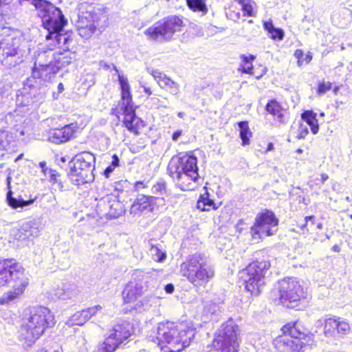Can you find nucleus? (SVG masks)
Instances as JSON below:
<instances>
[{
	"label": "nucleus",
	"instance_id": "f257e3e1",
	"mask_svg": "<svg viewBox=\"0 0 352 352\" xmlns=\"http://www.w3.org/2000/svg\"><path fill=\"white\" fill-rule=\"evenodd\" d=\"M69 63L63 54H54L52 50L40 52L35 60L32 76L24 82L23 94L36 99L43 98L45 82L51 79L62 67Z\"/></svg>",
	"mask_w": 352,
	"mask_h": 352
},
{
	"label": "nucleus",
	"instance_id": "f03ea898",
	"mask_svg": "<svg viewBox=\"0 0 352 352\" xmlns=\"http://www.w3.org/2000/svg\"><path fill=\"white\" fill-rule=\"evenodd\" d=\"M167 171L175 186L183 191L192 190L199 179L197 158L187 153L173 156L168 165Z\"/></svg>",
	"mask_w": 352,
	"mask_h": 352
},
{
	"label": "nucleus",
	"instance_id": "7ed1b4c3",
	"mask_svg": "<svg viewBox=\"0 0 352 352\" xmlns=\"http://www.w3.org/2000/svg\"><path fill=\"white\" fill-rule=\"evenodd\" d=\"M24 271L14 259L0 260V286L11 285L13 288L0 298V305H8L23 294L29 284Z\"/></svg>",
	"mask_w": 352,
	"mask_h": 352
},
{
	"label": "nucleus",
	"instance_id": "20e7f679",
	"mask_svg": "<svg viewBox=\"0 0 352 352\" xmlns=\"http://www.w3.org/2000/svg\"><path fill=\"white\" fill-rule=\"evenodd\" d=\"M195 333L196 329L191 327L181 324L178 327L174 322H161L153 342L162 346L165 344L170 352H179L190 345Z\"/></svg>",
	"mask_w": 352,
	"mask_h": 352
},
{
	"label": "nucleus",
	"instance_id": "39448f33",
	"mask_svg": "<svg viewBox=\"0 0 352 352\" xmlns=\"http://www.w3.org/2000/svg\"><path fill=\"white\" fill-rule=\"evenodd\" d=\"M54 323V316L49 309L41 306L32 307L22 319L21 335L30 346Z\"/></svg>",
	"mask_w": 352,
	"mask_h": 352
},
{
	"label": "nucleus",
	"instance_id": "423d86ee",
	"mask_svg": "<svg viewBox=\"0 0 352 352\" xmlns=\"http://www.w3.org/2000/svg\"><path fill=\"white\" fill-rule=\"evenodd\" d=\"M158 285L155 270L137 269L133 271L131 280L125 285L123 291V299L126 303L136 300L146 292L152 291Z\"/></svg>",
	"mask_w": 352,
	"mask_h": 352
},
{
	"label": "nucleus",
	"instance_id": "0eeeda50",
	"mask_svg": "<svg viewBox=\"0 0 352 352\" xmlns=\"http://www.w3.org/2000/svg\"><path fill=\"white\" fill-rule=\"evenodd\" d=\"M181 273L195 286H201L214 276V270L206 256L195 254L181 265Z\"/></svg>",
	"mask_w": 352,
	"mask_h": 352
},
{
	"label": "nucleus",
	"instance_id": "6e6552de",
	"mask_svg": "<svg viewBox=\"0 0 352 352\" xmlns=\"http://www.w3.org/2000/svg\"><path fill=\"white\" fill-rule=\"evenodd\" d=\"M96 158L89 152H82L75 155L69 162L68 176L72 183L80 186L94 180L93 170Z\"/></svg>",
	"mask_w": 352,
	"mask_h": 352
},
{
	"label": "nucleus",
	"instance_id": "1a4fd4ad",
	"mask_svg": "<svg viewBox=\"0 0 352 352\" xmlns=\"http://www.w3.org/2000/svg\"><path fill=\"white\" fill-rule=\"evenodd\" d=\"M267 259H256L250 263L241 272V278L245 285V289L251 294L257 296L265 283V274L270 267Z\"/></svg>",
	"mask_w": 352,
	"mask_h": 352
},
{
	"label": "nucleus",
	"instance_id": "9d476101",
	"mask_svg": "<svg viewBox=\"0 0 352 352\" xmlns=\"http://www.w3.org/2000/svg\"><path fill=\"white\" fill-rule=\"evenodd\" d=\"M239 327L232 320L222 324L216 332L212 346L217 352H238L240 344Z\"/></svg>",
	"mask_w": 352,
	"mask_h": 352
},
{
	"label": "nucleus",
	"instance_id": "9b49d317",
	"mask_svg": "<svg viewBox=\"0 0 352 352\" xmlns=\"http://www.w3.org/2000/svg\"><path fill=\"white\" fill-rule=\"evenodd\" d=\"M118 80L122 92L121 109L124 116L123 122L129 131L138 133L142 121L135 113L128 79L123 75H118Z\"/></svg>",
	"mask_w": 352,
	"mask_h": 352
},
{
	"label": "nucleus",
	"instance_id": "f8f14e48",
	"mask_svg": "<svg viewBox=\"0 0 352 352\" xmlns=\"http://www.w3.org/2000/svg\"><path fill=\"white\" fill-rule=\"evenodd\" d=\"M182 23V19L176 16L167 17L147 28L144 33L153 41L170 40L175 32L181 31Z\"/></svg>",
	"mask_w": 352,
	"mask_h": 352
},
{
	"label": "nucleus",
	"instance_id": "ddd939ff",
	"mask_svg": "<svg viewBox=\"0 0 352 352\" xmlns=\"http://www.w3.org/2000/svg\"><path fill=\"white\" fill-rule=\"evenodd\" d=\"M133 332L130 322L119 320L110 331L108 338L98 348L97 352H113L124 340L128 339Z\"/></svg>",
	"mask_w": 352,
	"mask_h": 352
},
{
	"label": "nucleus",
	"instance_id": "4468645a",
	"mask_svg": "<svg viewBox=\"0 0 352 352\" xmlns=\"http://www.w3.org/2000/svg\"><path fill=\"white\" fill-rule=\"evenodd\" d=\"M280 299L283 305L294 308L296 303L304 298L303 289L296 278L287 277L278 282Z\"/></svg>",
	"mask_w": 352,
	"mask_h": 352
},
{
	"label": "nucleus",
	"instance_id": "2eb2a0df",
	"mask_svg": "<svg viewBox=\"0 0 352 352\" xmlns=\"http://www.w3.org/2000/svg\"><path fill=\"white\" fill-rule=\"evenodd\" d=\"M278 220L269 210L257 214L254 224L251 227L250 234L255 239L273 235L277 231Z\"/></svg>",
	"mask_w": 352,
	"mask_h": 352
},
{
	"label": "nucleus",
	"instance_id": "dca6fc26",
	"mask_svg": "<svg viewBox=\"0 0 352 352\" xmlns=\"http://www.w3.org/2000/svg\"><path fill=\"white\" fill-rule=\"evenodd\" d=\"M8 192L6 195V200L8 204L13 209L21 208L32 205L34 201V199H25L21 195L19 190L25 188V182L23 179H21L19 177H16L12 180L10 176L6 179Z\"/></svg>",
	"mask_w": 352,
	"mask_h": 352
},
{
	"label": "nucleus",
	"instance_id": "f3484780",
	"mask_svg": "<svg viewBox=\"0 0 352 352\" xmlns=\"http://www.w3.org/2000/svg\"><path fill=\"white\" fill-rule=\"evenodd\" d=\"M315 327L316 333L321 329L323 334L327 338L342 337L350 331L349 323L335 316L318 319Z\"/></svg>",
	"mask_w": 352,
	"mask_h": 352
},
{
	"label": "nucleus",
	"instance_id": "a211bd4d",
	"mask_svg": "<svg viewBox=\"0 0 352 352\" xmlns=\"http://www.w3.org/2000/svg\"><path fill=\"white\" fill-rule=\"evenodd\" d=\"M19 38L7 36L0 41V50L2 49L3 65L12 67L23 61V54L19 49Z\"/></svg>",
	"mask_w": 352,
	"mask_h": 352
},
{
	"label": "nucleus",
	"instance_id": "6ab92c4d",
	"mask_svg": "<svg viewBox=\"0 0 352 352\" xmlns=\"http://www.w3.org/2000/svg\"><path fill=\"white\" fill-rule=\"evenodd\" d=\"M98 200L97 207L102 212H107L113 217H118L124 213V206L121 202L112 195H107L102 197H96Z\"/></svg>",
	"mask_w": 352,
	"mask_h": 352
},
{
	"label": "nucleus",
	"instance_id": "aec40b11",
	"mask_svg": "<svg viewBox=\"0 0 352 352\" xmlns=\"http://www.w3.org/2000/svg\"><path fill=\"white\" fill-rule=\"evenodd\" d=\"M103 314L102 307L100 305H96L76 312L66 322L68 327L74 325L81 326L84 324L91 317L96 316L98 314Z\"/></svg>",
	"mask_w": 352,
	"mask_h": 352
},
{
	"label": "nucleus",
	"instance_id": "412c9836",
	"mask_svg": "<svg viewBox=\"0 0 352 352\" xmlns=\"http://www.w3.org/2000/svg\"><path fill=\"white\" fill-rule=\"evenodd\" d=\"M148 72L153 76L154 79L162 89L168 91L173 96L178 95L180 87L177 82L173 81L158 69L148 68Z\"/></svg>",
	"mask_w": 352,
	"mask_h": 352
},
{
	"label": "nucleus",
	"instance_id": "4be33fe9",
	"mask_svg": "<svg viewBox=\"0 0 352 352\" xmlns=\"http://www.w3.org/2000/svg\"><path fill=\"white\" fill-rule=\"evenodd\" d=\"M77 129V124L72 123L60 129L52 130L49 133V140L55 144L66 142L74 137Z\"/></svg>",
	"mask_w": 352,
	"mask_h": 352
},
{
	"label": "nucleus",
	"instance_id": "5701e85b",
	"mask_svg": "<svg viewBox=\"0 0 352 352\" xmlns=\"http://www.w3.org/2000/svg\"><path fill=\"white\" fill-rule=\"evenodd\" d=\"M273 343L278 352H300L305 346L302 340H293L287 336H278Z\"/></svg>",
	"mask_w": 352,
	"mask_h": 352
},
{
	"label": "nucleus",
	"instance_id": "b1692460",
	"mask_svg": "<svg viewBox=\"0 0 352 352\" xmlns=\"http://www.w3.org/2000/svg\"><path fill=\"white\" fill-rule=\"evenodd\" d=\"M102 19L105 21L106 16L101 13V10L99 8H90L89 10H87L85 12H82L78 15L77 22H82L85 25H96L97 28L100 25V21Z\"/></svg>",
	"mask_w": 352,
	"mask_h": 352
},
{
	"label": "nucleus",
	"instance_id": "393cba45",
	"mask_svg": "<svg viewBox=\"0 0 352 352\" xmlns=\"http://www.w3.org/2000/svg\"><path fill=\"white\" fill-rule=\"evenodd\" d=\"M284 336H289V338L294 340H300L305 338L307 336V330L298 321L289 322L284 325L281 329Z\"/></svg>",
	"mask_w": 352,
	"mask_h": 352
},
{
	"label": "nucleus",
	"instance_id": "a878e982",
	"mask_svg": "<svg viewBox=\"0 0 352 352\" xmlns=\"http://www.w3.org/2000/svg\"><path fill=\"white\" fill-rule=\"evenodd\" d=\"M78 293V290L74 285H65L54 291V296L62 300H74Z\"/></svg>",
	"mask_w": 352,
	"mask_h": 352
},
{
	"label": "nucleus",
	"instance_id": "bb28decb",
	"mask_svg": "<svg viewBox=\"0 0 352 352\" xmlns=\"http://www.w3.org/2000/svg\"><path fill=\"white\" fill-rule=\"evenodd\" d=\"M149 247V253L153 259L157 262H162L166 257V251L164 250L162 244L156 243L153 239L148 242Z\"/></svg>",
	"mask_w": 352,
	"mask_h": 352
},
{
	"label": "nucleus",
	"instance_id": "cd10ccee",
	"mask_svg": "<svg viewBox=\"0 0 352 352\" xmlns=\"http://www.w3.org/2000/svg\"><path fill=\"white\" fill-rule=\"evenodd\" d=\"M266 111L276 117L279 122H283L285 121L284 110L278 104V102L274 100H270L266 105Z\"/></svg>",
	"mask_w": 352,
	"mask_h": 352
},
{
	"label": "nucleus",
	"instance_id": "c85d7f7f",
	"mask_svg": "<svg viewBox=\"0 0 352 352\" xmlns=\"http://www.w3.org/2000/svg\"><path fill=\"white\" fill-rule=\"evenodd\" d=\"M197 207L202 211H208L210 209L216 210L218 208V206H216L213 200L210 199L209 193L208 192H206L199 197L197 204Z\"/></svg>",
	"mask_w": 352,
	"mask_h": 352
},
{
	"label": "nucleus",
	"instance_id": "c756f323",
	"mask_svg": "<svg viewBox=\"0 0 352 352\" xmlns=\"http://www.w3.org/2000/svg\"><path fill=\"white\" fill-rule=\"evenodd\" d=\"M302 118L309 125L311 132L316 134L319 130L316 113L311 111H306L302 114Z\"/></svg>",
	"mask_w": 352,
	"mask_h": 352
},
{
	"label": "nucleus",
	"instance_id": "7c9ffc66",
	"mask_svg": "<svg viewBox=\"0 0 352 352\" xmlns=\"http://www.w3.org/2000/svg\"><path fill=\"white\" fill-rule=\"evenodd\" d=\"M155 197L153 196H146L144 195H139L135 201H138L142 209L144 211L151 212L153 210V203L155 200Z\"/></svg>",
	"mask_w": 352,
	"mask_h": 352
},
{
	"label": "nucleus",
	"instance_id": "2f4dec72",
	"mask_svg": "<svg viewBox=\"0 0 352 352\" xmlns=\"http://www.w3.org/2000/svg\"><path fill=\"white\" fill-rule=\"evenodd\" d=\"M240 58L242 60V63L241 64V69L243 73L245 74H253V66L252 62L256 58L254 55L246 56L245 54H241L240 56Z\"/></svg>",
	"mask_w": 352,
	"mask_h": 352
},
{
	"label": "nucleus",
	"instance_id": "473e14b6",
	"mask_svg": "<svg viewBox=\"0 0 352 352\" xmlns=\"http://www.w3.org/2000/svg\"><path fill=\"white\" fill-rule=\"evenodd\" d=\"M186 3L189 8L194 12H199L202 14L208 12L205 0H186Z\"/></svg>",
	"mask_w": 352,
	"mask_h": 352
},
{
	"label": "nucleus",
	"instance_id": "72a5a7b5",
	"mask_svg": "<svg viewBox=\"0 0 352 352\" xmlns=\"http://www.w3.org/2000/svg\"><path fill=\"white\" fill-rule=\"evenodd\" d=\"M76 26L79 35L85 38L90 37L96 29V25H85L82 22H77Z\"/></svg>",
	"mask_w": 352,
	"mask_h": 352
},
{
	"label": "nucleus",
	"instance_id": "f704fd0d",
	"mask_svg": "<svg viewBox=\"0 0 352 352\" xmlns=\"http://www.w3.org/2000/svg\"><path fill=\"white\" fill-rule=\"evenodd\" d=\"M238 125L240 129V138L242 140V144L243 146L248 145L250 144L249 138L251 136L252 133L250 131L248 122H240Z\"/></svg>",
	"mask_w": 352,
	"mask_h": 352
},
{
	"label": "nucleus",
	"instance_id": "c9c22d12",
	"mask_svg": "<svg viewBox=\"0 0 352 352\" xmlns=\"http://www.w3.org/2000/svg\"><path fill=\"white\" fill-rule=\"evenodd\" d=\"M239 3L242 6V10L244 14L248 16H253V2L250 0H239Z\"/></svg>",
	"mask_w": 352,
	"mask_h": 352
},
{
	"label": "nucleus",
	"instance_id": "e433bc0d",
	"mask_svg": "<svg viewBox=\"0 0 352 352\" xmlns=\"http://www.w3.org/2000/svg\"><path fill=\"white\" fill-rule=\"evenodd\" d=\"M120 160L117 155L114 154L112 156V161L111 162V164L107 166L104 171V176L108 178L109 177L111 173L114 170V169L119 166Z\"/></svg>",
	"mask_w": 352,
	"mask_h": 352
},
{
	"label": "nucleus",
	"instance_id": "4c0bfd02",
	"mask_svg": "<svg viewBox=\"0 0 352 352\" xmlns=\"http://www.w3.org/2000/svg\"><path fill=\"white\" fill-rule=\"evenodd\" d=\"M332 87V83L330 82L320 81L318 82L317 94L319 96L324 95Z\"/></svg>",
	"mask_w": 352,
	"mask_h": 352
},
{
	"label": "nucleus",
	"instance_id": "58836bf2",
	"mask_svg": "<svg viewBox=\"0 0 352 352\" xmlns=\"http://www.w3.org/2000/svg\"><path fill=\"white\" fill-rule=\"evenodd\" d=\"M8 133L0 130V151L7 150L9 146Z\"/></svg>",
	"mask_w": 352,
	"mask_h": 352
},
{
	"label": "nucleus",
	"instance_id": "ea45409f",
	"mask_svg": "<svg viewBox=\"0 0 352 352\" xmlns=\"http://www.w3.org/2000/svg\"><path fill=\"white\" fill-rule=\"evenodd\" d=\"M31 224V223H23L19 229V230L25 232L23 239H29L33 234L34 230L36 232L37 230L36 228H32Z\"/></svg>",
	"mask_w": 352,
	"mask_h": 352
},
{
	"label": "nucleus",
	"instance_id": "a19ab883",
	"mask_svg": "<svg viewBox=\"0 0 352 352\" xmlns=\"http://www.w3.org/2000/svg\"><path fill=\"white\" fill-rule=\"evenodd\" d=\"M152 191L154 194L158 195H163L166 193V184L164 182H158L152 188Z\"/></svg>",
	"mask_w": 352,
	"mask_h": 352
},
{
	"label": "nucleus",
	"instance_id": "79ce46f5",
	"mask_svg": "<svg viewBox=\"0 0 352 352\" xmlns=\"http://www.w3.org/2000/svg\"><path fill=\"white\" fill-rule=\"evenodd\" d=\"M270 37L272 39H278V40H282L284 36V32L282 30L276 28L272 30V31L270 33Z\"/></svg>",
	"mask_w": 352,
	"mask_h": 352
},
{
	"label": "nucleus",
	"instance_id": "37998d69",
	"mask_svg": "<svg viewBox=\"0 0 352 352\" xmlns=\"http://www.w3.org/2000/svg\"><path fill=\"white\" fill-rule=\"evenodd\" d=\"M143 212L144 211L142 209L140 204H138V201H135L130 208V213L134 215H138Z\"/></svg>",
	"mask_w": 352,
	"mask_h": 352
},
{
	"label": "nucleus",
	"instance_id": "c03bdc74",
	"mask_svg": "<svg viewBox=\"0 0 352 352\" xmlns=\"http://www.w3.org/2000/svg\"><path fill=\"white\" fill-rule=\"evenodd\" d=\"M309 131L307 127L300 126L299 129V133L297 135L298 139L305 138V136L308 134Z\"/></svg>",
	"mask_w": 352,
	"mask_h": 352
},
{
	"label": "nucleus",
	"instance_id": "a18cd8bd",
	"mask_svg": "<svg viewBox=\"0 0 352 352\" xmlns=\"http://www.w3.org/2000/svg\"><path fill=\"white\" fill-rule=\"evenodd\" d=\"M49 172L50 173V182H53L54 184L58 182V174L57 173V172L52 169H49Z\"/></svg>",
	"mask_w": 352,
	"mask_h": 352
},
{
	"label": "nucleus",
	"instance_id": "49530a36",
	"mask_svg": "<svg viewBox=\"0 0 352 352\" xmlns=\"http://www.w3.org/2000/svg\"><path fill=\"white\" fill-rule=\"evenodd\" d=\"M146 187V184L143 182H136L134 185V190L137 192H140L143 188Z\"/></svg>",
	"mask_w": 352,
	"mask_h": 352
},
{
	"label": "nucleus",
	"instance_id": "de8ad7c7",
	"mask_svg": "<svg viewBox=\"0 0 352 352\" xmlns=\"http://www.w3.org/2000/svg\"><path fill=\"white\" fill-rule=\"evenodd\" d=\"M263 26L265 30H266L269 34L272 31L273 29H274L272 23L270 21L265 22Z\"/></svg>",
	"mask_w": 352,
	"mask_h": 352
},
{
	"label": "nucleus",
	"instance_id": "09e8293b",
	"mask_svg": "<svg viewBox=\"0 0 352 352\" xmlns=\"http://www.w3.org/2000/svg\"><path fill=\"white\" fill-rule=\"evenodd\" d=\"M165 291L168 294H172L174 291V285L173 284H167L165 287Z\"/></svg>",
	"mask_w": 352,
	"mask_h": 352
},
{
	"label": "nucleus",
	"instance_id": "8fccbe9b",
	"mask_svg": "<svg viewBox=\"0 0 352 352\" xmlns=\"http://www.w3.org/2000/svg\"><path fill=\"white\" fill-rule=\"evenodd\" d=\"M181 135H182L181 131H177L175 132H174V133L173 134V136H172L173 140L177 141L178 140V138L181 136Z\"/></svg>",
	"mask_w": 352,
	"mask_h": 352
},
{
	"label": "nucleus",
	"instance_id": "3c124183",
	"mask_svg": "<svg viewBox=\"0 0 352 352\" xmlns=\"http://www.w3.org/2000/svg\"><path fill=\"white\" fill-rule=\"evenodd\" d=\"M39 166H41V168H42V170H43V172L45 174H46V173H47V170L49 171L48 168L46 167V162H41L39 163Z\"/></svg>",
	"mask_w": 352,
	"mask_h": 352
},
{
	"label": "nucleus",
	"instance_id": "603ef678",
	"mask_svg": "<svg viewBox=\"0 0 352 352\" xmlns=\"http://www.w3.org/2000/svg\"><path fill=\"white\" fill-rule=\"evenodd\" d=\"M314 219L315 217L314 216H307L305 218V226L307 225L308 221H311V223L314 224Z\"/></svg>",
	"mask_w": 352,
	"mask_h": 352
},
{
	"label": "nucleus",
	"instance_id": "864d4df0",
	"mask_svg": "<svg viewBox=\"0 0 352 352\" xmlns=\"http://www.w3.org/2000/svg\"><path fill=\"white\" fill-rule=\"evenodd\" d=\"M142 87H143L144 91L146 94H147L148 96H151L152 94V91L149 87H147L145 86H143Z\"/></svg>",
	"mask_w": 352,
	"mask_h": 352
},
{
	"label": "nucleus",
	"instance_id": "5fc2aeb1",
	"mask_svg": "<svg viewBox=\"0 0 352 352\" xmlns=\"http://www.w3.org/2000/svg\"><path fill=\"white\" fill-rule=\"evenodd\" d=\"M329 178V176L325 174V173H323L321 175V183L322 184H324Z\"/></svg>",
	"mask_w": 352,
	"mask_h": 352
},
{
	"label": "nucleus",
	"instance_id": "6e6d98bb",
	"mask_svg": "<svg viewBox=\"0 0 352 352\" xmlns=\"http://www.w3.org/2000/svg\"><path fill=\"white\" fill-rule=\"evenodd\" d=\"M58 89L59 92H62L64 89V86L63 83H59L58 85Z\"/></svg>",
	"mask_w": 352,
	"mask_h": 352
},
{
	"label": "nucleus",
	"instance_id": "4d7b16f0",
	"mask_svg": "<svg viewBox=\"0 0 352 352\" xmlns=\"http://www.w3.org/2000/svg\"><path fill=\"white\" fill-rule=\"evenodd\" d=\"M333 250L334 252H340V248H339L338 245H334V246L333 247Z\"/></svg>",
	"mask_w": 352,
	"mask_h": 352
},
{
	"label": "nucleus",
	"instance_id": "13d9d810",
	"mask_svg": "<svg viewBox=\"0 0 352 352\" xmlns=\"http://www.w3.org/2000/svg\"><path fill=\"white\" fill-rule=\"evenodd\" d=\"M273 148V144L270 143L267 146V151H271Z\"/></svg>",
	"mask_w": 352,
	"mask_h": 352
},
{
	"label": "nucleus",
	"instance_id": "bf43d9fd",
	"mask_svg": "<svg viewBox=\"0 0 352 352\" xmlns=\"http://www.w3.org/2000/svg\"><path fill=\"white\" fill-rule=\"evenodd\" d=\"M177 116L179 117V118H183L184 116V112H179L177 113Z\"/></svg>",
	"mask_w": 352,
	"mask_h": 352
},
{
	"label": "nucleus",
	"instance_id": "052dcab7",
	"mask_svg": "<svg viewBox=\"0 0 352 352\" xmlns=\"http://www.w3.org/2000/svg\"><path fill=\"white\" fill-rule=\"evenodd\" d=\"M60 162L65 163V162H66L67 159L65 157H60Z\"/></svg>",
	"mask_w": 352,
	"mask_h": 352
},
{
	"label": "nucleus",
	"instance_id": "680f3d73",
	"mask_svg": "<svg viewBox=\"0 0 352 352\" xmlns=\"http://www.w3.org/2000/svg\"><path fill=\"white\" fill-rule=\"evenodd\" d=\"M317 228H318V229H320H320H322V223H318L317 224Z\"/></svg>",
	"mask_w": 352,
	"mask_h": 352
},
{
	"label": "nucleus",
	"instance_id": "e2e57ef3",
	"mask_svg": "<svg viewBox=\"0 0 352 352\" xmlns=\"http://www.w3.org/2000/svg\"><path fill=\"white\" fill-rule=\"evenodd\" d=\"M296 152L298 153H302V150L301 148H298V149H297Z\"/></svg>",
	"mask_w": 352,
	"mask_h": 352
},
{
	"label": "nucleus",
	"instance_id": "0e129e2a",
	"mask_svg": "<svg viewBox=\"0 0 352 352\" xmlns=\"http://www.w3.org/2000/svg\"><path fill=\"white\" fill-rule=\"evenodd\" d=\"M103 67H104V68H106V69H109V68L110 67V66H109V65H107L106 63H105V64H104V66H103Z\"/></svg>",
	"mask_w": 352,
	"mask_h": 352
},
{
	"label": "nucleus",
	"instance_id": "69168bd1",
	"mask_svg": "<svg viewBox=\"0 0 352 352\" xmlns=\"http://www.w3.org/2000/svg\"><path fill=\"white\" fill-rule=\"evenodd\" d=\"M338 90V87H336L334 89H333V92L335 94H336L337 91Z\"/></svg>",
	"mask_w": 352,
	"mask_h": 352
},
{
	"label": "nucleus",
	"instance_id": "338daca9",
	"mask_svg": "<svg viewBox=\"0 0 352 352\" xmlns=\"http://www.w3.org/2000/svg\"><path fill=\"white\" fill-rule=\"evenodd\" d=\"M113 69H115L116 72H118V69H117L116 66H115L114 65H113Z\"/></svg>",
	"mask_w": 352,
	"mask_h": 352
},
{
	"label": "nucleus",
	"instance_id": "774afa93",
	"mask_svg": "<svg viewBox=\"0 0 352 352\" xmlns=\"http://www.w3.org/2000/svg\"><path fill=\"white\" fill-rule=\"evenodd\" d=\"M311 57H307V62H309V61H310V60H311Z\"/></svg>",
	"mask_w": 352,
	"mask_h": 352
}]
</instances>
